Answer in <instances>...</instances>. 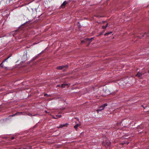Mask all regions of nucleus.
Returning <instances> with one entry per match:
<instances>
[{
  "label": "nucleus",
  "mask_w": 149,
  "mask_h": 149,
  "mask_svg": "<svg viewBox=\"0 0 149 149\" xmlns=\"http://www.w3.org/2000/svg\"><path fill=\"white\" fill-rule=\"evenodd\" d=\"M45 113H48V112L47 111H45Z\"/></svg>",
  "instance_id": "nucleus-22"
},
{
  "label": "nucleus",
  "mask_w": 149,
  "mask_h": 149,
  "mask_svg": "<svg viewBox=\"0 0 149 149\" xmlns=\"http://www.w3.org/2000/svg\"><path fill=\"white\" fill-rule=\"evenodd\" d=\"M11 56V54L5 60L3 61L0 64V67L4 68L3 66V62H4L5 61H6L9 57H10Z\"/></svg>",
  "instance_id": "nucleus-6"
},
{
  "label": "nucleus",
  "mask_w": 149,
  "mask_h": 149,
  "mask_svg": "<svg viewBox=\"0 0 149 149\" xmlns=\"http://www.w3.org/2000/svg\"><path fill=\"white\" fill-rule=\"evenodd\" d=\"M70 1H65L63 2L62 3V4L61 5V7L62 8H64L65 7V5L66 4H67L69 3L70 2Z\"/></svg>",
  "instance_id": "nucleus-3"
},
{
  "label": "nucleus",
  "mask_w": 149,
  "mask_h": 149,
  "mask_svg": "<svg viewBox=\"0 0 149 149\" xmlns=\"http://www.w3.org/2000/svg\"><path fill=\"white\" fill-rule=\"evenodd\" d=\"M44 96H47V97H49L50 96V95H48L47 94L45 93L44 94Z\"/></svg>",
  "instance_id": "nucleus-17"
},
{
  "label": "nucleus",
  "mask_w": 149,
  "mask_h": 149,
  "mask_svg": "<svg viewBox=\"0 0 149 149\" xmlns=\"http://www.w3.org/2000/svg\"><path fill=\"white\" fill-rule=\"evenodd\" d=\"M52 118L54 119H57V118H55L54 117V116L53 115H52Z\"/></svg>",
  "instance_id": "nucleus-20"
},
{
  "label": "nucleus",
  "mask_w": 149,
  "mask_h": 149,
  "mask_svg": "<svg viewBox=\"0 0 149 149\" xmlns=\"http://www.w3.org/2000/svg\"><path fill=\"white\" fill-rule=\"evenodd\" d=\"M145 34H146V35H147V36H148V34L146 33H145L142 36V37H143L144 36V35Z\"/></svg>",
  "instance_id": "nucleus-18"
},
{
  "label": "nucleus",
  "mask_w": 149,
  "mask_h": 149,
  "mask_svg": "<svg viewBox=\"0 0 149 149\" xmlns=\"http://www.w3.org/2000/svg\"><path fill=\"white\" fill-rule=\"evenodd\" d=\"M18 32V31L17 30L13 34V35L15 37H16L17 36H16V35L17 34V32Z\"/></svg>",
  "instance_id": "nucleus-15"
},
{
  "label": "nucleus",
  "mask_w": 149,
  "mask_h": 149,
  "mask_svg": "<svg viewBox=\"0 0 149 149\" xmlns=\"http://www.w3.org/2000/svg\"><path fill=\"white\" fill-rule=\"evenodd\" d=\"M36 115H33V116H35Z\"/></svg>",
  "instance_id": "nucleus-27"
},
{
  "label": "nucleus",
  "mask_w": 149,
  "mask_h": 149,
  "mask_svg": "<svg viewBox=\"0 0 149 149\" xmlns=\"http://www.w3.org/2000/svg\"><path fill=\"white\" fill-rule=\"evenodd\" d=\"M108 25V23H107L106 25L105 26H104V25H103L102 26V28L103 29H106V28L107 27V26Z\"/></svg>",
  "instance_id": "nucleus-12"
},
{
  "label": "nucleus",
  "mask_w": 149,
  "mask_h": 149,
  "mask_svg": "<svg viewBox=\"0 0 149 149\" xmlns=\"http://www.w3.org/2000/svg\"><path fill=\"white\" fill-rule=\"evenodd\" d=\"M68 125V124H61L60 125L59 127H57V128H62L64 127L67 126V125Z\"/></svg>",
  "instance_id": "nucleus-9"
},
{
  "label": "nucleus",
  "mask_w": 149,
  "mask_h": 149,
  "mask_svg": "<svg viewBox=\"0 0 149 149\" xmlns=\"http://www.w3.org/2000/svg\"><path fill=\"white\" fill-rule=\"evenodd\" d=\"M126 143H127V145H128V144H129V142H127Z\"/></svg>",
  "instance_id": "nucleus-25"
},
{
  "label": "nucleus",
  "mask_w": 149,
  "mask_h": 149,
  "mask_svg": "<svg viewBox=\"0 0 149 149\" xmlns=\"http://www.w3.org/2000/svg\"><path fill=\"white\" fill-rule=\"evenodd\" d=\"M144 74V73H140L138 72L136 75V76L139 79H141L142 78V75Z\"/></svg>",
  "instance_id": "nucleus-4"
},
{
  "label": "nucleus",
  "mask_w": 149,
  "mask_h": 149,
  "mask_svg": "<svg viewBox=\"0 0 149 149\" xmlns=\"http://www.w3.org/2000/svg\"><path fill=\"white\" fill-rule=\"evenodd\" d=\"M112 32H107L104 34V36H108V35L112 34Z\"/></svg>",
  "instance_id": "nucleus-13"
},
{
  "label": "nucleus",
  "mask_w": 149,
  "mask_h": 149,
  "mask_svg": "<svg viewBox=\"0 0 149 149\" xmlns=\"http://www.w3.org/2000/svg\"><path fill=\"white\" fill-rule=\"evenodd\" d=\"M32 146H29V147H26L24 148L23 146L18 148H15V149H31Z\"/></svg>",
  "instance_id": "nucleus-7"
},
{
  "label": "nucleus",
  "mask_w": 149,
  "mask_h": 149,
  "mask_svg": "<svg viewBox=\"0 0 149 149\" xmlns=\"http://www.w3.org/2000/svg\"><path fill=\"white\" fill-rule=\"evenodd\" d=\"M125 143H121V144L122 145H123Z\"/></svg>",
  "instance_id": "nucleus-21"
},
{
  "label": "nucleus",
  "mask_w": 149,
  "mask_h": 149,
  "mask_svg": "<svg viewBox=\"0 0 149 149\" xmlns=\"http://www.w3.org/2000/svg\"><path fill=\"white\" fill-rule=\"evenodd\" d=\"M90 39L88 38H86L84 40H82L81 41V42L82 43H84V42H86L87 41H90Z\"/></svg>",
  "instance_id": "nucleus-10"
},
{
  "label": "nucleus",
  "mask_w": 149,
  "mask_h": 149,
  "mask_svg": "<svg viewBox=\"0 0 149 149\" xmlns=\"http://www.w3.org/2000/svg\"><path fill=\"white\" fill-rule=\"evenodd\" d=\"M81 125V124L80 123H79V124H77L74 126V128L77 130V128L78 127H79Z\"/></svg>",
  "instance_id": "nucleus-11"
},
{
  "label": "nucleus",
  "mask_w": 149,
  "mask_h": 149,
  "mask_svg": "<svg viewBox=\"0 0 149 149\" xmlns=\"http://www.w3.org/2000/svg\"><path fill=\"white\" fill-rule=\"evenodd\" d=\"M107 106V104L105 103L104 105H102L101 107H100L99 109H98L97 110V112H99V111H101L102 110H103L105 107Z\"/></svg>",
  "instance_id": "nucleus-2"
},
{
  "label": "nucleus",
  "mask_w": 149,
  "mask_h": 149,
  "mask_svg": "<svg viewBox=\"0 0 149 149\" xmlns=\"http://www.w3.org/2000/svg\"><path fill=\"white\" fill-rule=\"evenodd\" d=\"M68 65H63L62 66H58L57 68V69L58 70H62L64 68H67L68 67Z\"/></svg>",
  "instance_id": "nucleus-5"
},
{
  "label": "nucleus",
  "mask_w": 149,
  "mask_h": 149,
  "mask_svg": "<svg viewBox=\"0 0 149 149\" xmlns=\"http://www.w3.org/2000/svg\"><path fill=\"white\" fill-rule=\"evenodd\" d=\"M56 117H57V118H61V115H56Z\"/></svg>",
  "instance_id": "nucleus-16"
},
{
  "label": "nucleus",
  "mask_w": 149,
  "mask_h": 149,
  "mask_svg": "<svg viewBox=\"0 0 149 149\" xmlns=\"http://www.w3.org/2000/svg\"><path fill=\"white\" fill-rule=\"evenodd\" d=\"M103 145L105 146L106 148L109 147L111 145V142L109 140L105 141L103 143Z\"/></svg>",
  "instance_id": "nucleus-1"
},
{
  "label": "nucleus",
  "mask_w": 149,
  "mask_h": 149,
  "mask_svg": "<svg viewBox=\"0 0 149 149\" xmlns=\"http://www.w3.org/2000/svg\"><path fill=\"white\" fill-rule=\"evenodd\" d=\"M27 115H28L29 116H33V115H32V114H31V113H28L27 114Z\"/></svg>",
  "instance_id": "nucleus-19"
},
{
  "label": "nucleus",
  "mask_w": 149,
  "mask_h": 149,
  "mask_svg": "<svg viewBox=\"0 0 149 149\" xmlns=\"http://www.w3.org/2000/svg\"><path fill=\"white\" fill-rule=\"evenodd\" d=\"M24 112H17L15 114H13V115L12 116H17V115H21L22 114H24Z\"/></svg>",
  "instance_id": "nucleus-8"
},
{
  "label": "nucleus",
  "mask_w": 149,
  "mask_h": 149,
  "mask_svg": "<svg viewBox=\"0 0 149 149\" xmlns=\"http://www.w3.org/2000/svg\"><path fill=\"white\" fill-rule=\"evenodd\" d=\"M93 39V38H91V39Z\"/></svg>",
  "instance_id": "nucleus-26"
},
{
  "label": "nucleus",
  "mask_w": 149,
  "mask_h": 149,
  "mask_svg": "<svg viewBox=\"0 0 149 149\" xmlns=\"http://www.w3.org/2000/svg\"><path fill=\"white\" fill-rule=\"evenodd\" d=\"M14 139V137H12V138H11V139L13 140V139Z\"/></svg>",
  "instance_id": "nucleus-24"
},
{
  "label": "nucleus",
  "mask_w": 149,
  "mask_h": 149,
  "mask_svg": "<svg viewBox=\"0 0 149 149\" xmlns=\"http://www.w3.org/2000/svg\"><path fill=\"white\" fill-rule=\"evenodd\" d=\"M67 85V84H62L61 85V86L62 88H64L65 87V86H66Z\"/></svg>",
  "instance_id": "nucleus-14"
},
{
  "label": "nucleus",
  "mask_w": 149,
  "mask_h": 149,
  "mask_svg": "<svg viewBox=\"0 0 149 149\" xmlns=\"http://www.w3.org/2000/svg\"><path fill=\"white\" fill-rule=\"evenodd\" d=\"M60 86L59 85H58L57 86V87H60Z\"/></svg>",
  "instance_id": "nucleus-23"
}]
</instances>
